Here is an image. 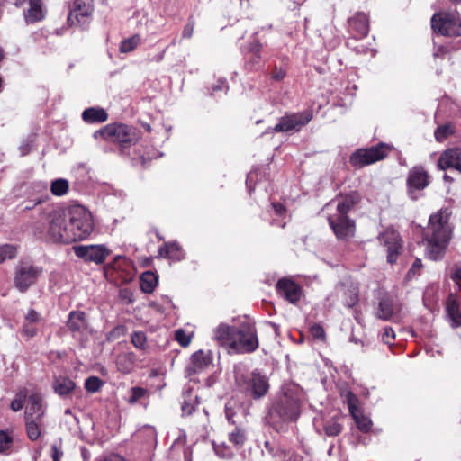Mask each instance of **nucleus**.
I'll list each match as a JSON object with an SVG mask.
<instances>
[{
    "label": "nucleus",
    "instance_id": "f257e3e1",
    "mask_svg": "<svg viewBox=\"0 0 461 461\" xmlns=\"http://www.w3.org/2000/svg\"><path fill=\"white\" fill-rule=\"evenodd\" d=\"M93 230L92 215L81 205L44 210L32 226L33 234L39 239L67 244L86 239Z\"/></svg>",
    "mask_w": 461,
    "mask_h": 461
},
{
    "label": "nucleus",
    "instance_id": "f03ea898",
    "mask_svg": "<svg viewBox=\"0 0 461 461\" xmlns=\"http://www.w3.org/2000/svg\"><path fill=\"white\" fill-rule=\"evenodd\" d=\"M449 216L447 210H440L432 214L423 231L425 255L430 260H440L446 254L453 232Z\"/></svg>",
    "mask_w": 461,
    "mask_h": 461
},
{
    "label": "nucleus",
    "instance_id": "7ed1b4c3",
    "mask_svg": "<svg viewBox=\"0 0 461 461\" xmlns=\"http://www.w3.org/2000/svg\"><path fill=\"white\" fill-rule=\"evenodd\" d=\"M93 137L117 144L120 151L124 153L127 149L136 145L140 135L137 129L127 124L110 123L95 131Z\"/></svg>",
    "mask_w": 461,
    "mask_h": 461
},
{
    "label": "nucleus",
    "instance_id": "20e7f679",
    "mask_svg": "<svg viewBox=\"0 0 461 461\" xmlns=\"http://www.w3.org/2000/svg\"><path fill=\"white\" fill-rule=\"evenodd\" d=\"M302 389L294 384H286L276 403L275 411L283 421H294L300 416Z\"/></svg>",
    "mask_w": 461,
    "mask_h": 461
},
{
    "label": "nucleus",
    "instance_id": "39448f33",
    "mask_svg": "<svg viewBox=\"0 0 461 461\" xmlns=\"http://www.w3.org/2000/svg\"><path fill=\"white\" fill-rule=\"evenodd\" d=\"M234 353H252L258 348L257 330L253 323L246 321L236 326Z\"/></svg>",
    "mask_w": 461,
    "mask_h": 461
},
{
    "label": "nucleus",
    "instance_id": "423d86ee",
    "mask_svg": "<svg viewBox=\"0 0 461 461\" xmlns=\"http://www.w3.org/2000/svg\"><path fill=\"white\" fill-rule=\"evenodd\" d=\"M390 150L391 148L385 143H379L366 149H357L351 154L349 163L356 168H362L383 160L388 156Z\"/></svg>",
    "mask_w": 461,
    "mask_h": 461
},
{
    "label": "nucleus",
    "instance_id": "0eeeda50",
    "mask_svg": "<svg viewBox=\"0 0 461 461\" xmlns=\"http://www.w3.org/2000/svg\"><path fill=\"white\" fill-rule=\"evenodd\" d=\"M431 27L445 36H461V16L456 12L436 13L431 18Z\"/></svg>",
    "mask_w": 461,
    "mask_h": 461
},
{
    "label": "nucleus",
    "instance_id": "6e6552de",
    "mask_svg": "<svg viewBox=\"0 0 461 461\" xmlns=\"http://www.w3.org/2000/svg\"><path fill=\"white\" fill-rule=\"evenodd\" d=\"M313 118V111L306 109L302 112L285 113L279 119L273 131L276 132L299 131L307 125Z\"/></svg>",
    "mask_w": 461,
    "mask_h": 461
},
{
    "label": "nucleus",
    "instance_id": "1a4fd4ad",
    "mask_svg": "<svg viewBox=\"0 0 461 461\" xmlns=\"http://www.w3.org/2000/svg\"><path fill=\"white\" fill-rule=\"evenodd\" d=\"M41 273V267L30 263L21 262L16 266L14 270V286L21 293H24L36 283Z\"/></svg>",
    "mask_w": 461,
    "mask_h": 461
},
{
    "label": "nucleus",
    "instance_id": "9d476101",
    "mask_svg": "<svg viewBox=\"0 0 461 461\" xmlns=\"http://www.w3.org/2000/svg\"><path fill=\"white\" fill-rule=\"evenodd\" d=\"M69 8L68 23L70 26L85 27L90 23L93 13L90 0H74Z\"/></svg>",
    "mask_w": 461,
    "mask_h": 461
},
{
    "label": "nucleus",
    "instance_id": "9b49d317",
    "mask_svg": "<svg viewBox=\"0 0 461 461\" xmlns=\"http://www.w3.org/2000/svg\"><path fill=\"white\" fill-rule=\"evenodd\" d=\"M328 222L338 240H348L355 236L356 223L348 215L330 214Z\"/></svg>",
    "mask_w": 461,
    "mask_h": 461
},
{
    "label": "nucleus",
    "instance_id": "f8f14e48",
    "mask_svg": "<svg viewBox=\"0 0 461 461\" xmlns=\"http://www.w3.org/2000/svg\"><path fill=\"white\" fill-rule=\"evenodd\" d=\"M75 255L86 262L103 264L110 256L111 250L104 244L79 245L73 247Z\"/></svg>",
    "mask_w": 461,
    "mask_h": 461
},
{
    "label": "nucleus",
    "instance_id": "ddd939ff",
    "mask_svg": "<svg viewBox=\"0 0 461 461\" xmlns=\"http://www.w3.org/2000/svg\"><path fill=\"white\" fill-rule=\"evenodd\" d=\"M245 393L254 399H259L266 395L269 389V383L266 375L258 371H253L242 384Z\"/></svg>",
    "mask_w": 461,
    "mask_h": 461
},
{
    "label": "nucleus",
    "instance_id": "4468645a",
    "mask_svg": "<svg viewBox=\"0 0 461 461\" xmlns=\"http://www.w3.org/2000/svg\"><path fill=\"white\" fill-rule=\"evenodd\" d=\"M378 240L386 249L387 262L395 263L402 249L400 234L394 230L387 229L379 235Z\"/></svg>",
    "mask_w": 461,
    "mask_h": 461
},
{
    "label": "nucleus",
    "instance_id": "2eb2a0df",
    "mask_svg": "<svg viewBox=\"0 0 461 461\" xmlns=\"http://www.w3.org/2000/svg\"><path fill=\"white\" fill-rule=\"evenodd\" d=\"M408 193L411 199H417L416 191L425 189L429 184V175L422 166H415L410 169L407 176Z\"/></svg>",
    "mask_w": 461,
    "mask_h": 461
},
{
    "label": "nucleus",
    "instance_id": "dca6fc26",
    "mask_svg": "<svg viewBox=\"0 0 461 461\" xmlns=\"http://www.w3.org/2000/svg\"><path fill=\"white\" fill-rule=\"evenodd\" d=\"M263 45L258 41L249 43L245 56L244 68L248 72L259 71L264 66L262 57Z\"/></svg>",
    "mask_w": 461,
    "mask_h": 461
},
{
    "label": "nucleus",
    "instance_id": "f3484780",
    "mask_svg": "<svg viewBox=\"0 0 461 461\" xmlns=\"http://www.w3.org/2000/svg\"><path fill=\"white\" fill-rule=\"evenodd\" d=\"M437 167L440 170L453 168L461 173V148L444 150L438 158Z\"/></svg>",
    "mask_w": 461,
    "mask_h": 461
},
{
    "label": "nucleus",
    "instance_id": "a211bd4d",
    "mask_svg": "<svg viewBox=\"0 0 461 461\" xmlns=\"http://www.w3.org/2000/svg\"><path fill=\"white\" fill-rule=\"evenodd\" d=\"M276 291L291 303H296L301 299L302 289L291 279H280L276 284Z\"/></svg>",
    "mask_w": 461,
    "mask_h": 461
},
{
    "label": "nucleus",
    "instance_id": "6ab92c4d",
    "mask_svg": "<svg viewBox=\"0 0 461 461\" xmlns=\"http://www.w3.org/2000/svg\"><path fill=\"white\" fill-rule=\"evenodd\" d=\"M235 331L236 326L221 323L213 331V339L229 352L234 353Z\"/></svg>",
    "mask_w": 461,
    "mask_h": 461
},
{
    "label": "nucleus",
    "instance_id": "aec40b11",
    "mask_svg": "<svg viewBox=\"0 0 461 461\" xmlns=\"http://www.w3.org/2000/svg\"><path fill=\"white\" fill-rule=\"evenodd\" d=\"M446 314L454 328L461 326V301L456 294H448L446 303Z\"/></svg>",
    "mask_w": 461,
    "mask_h": 461
},
{
    "label": "nucleus",
    "instance_id": "412c9836",
    "mask_svg": "<svg viewBox=\"0 0 461 461\" xmlns=\"http://www.w3.org/2000/svg\"><path fill=\"white\" fill-rule=\"evenodd\" d=\"M46 408L40 393L29 395L24 411V417H45Z\"/></svg>",
    "mask_w": 461,
    "mask_h": 461
},
{
    "label": "nucleus",
    "instance_id": "4be33fe9",
    "mask_svg": "<svg viewBox=\"0 0 461 461\" xmlns=\"http://www.w3.org/2000/svg\"><path fill=\"white\" fill-rule=\"evenodd\" d=\"M348 24L355 37L363 38L366 36L369 32L368 17L365 13L359 12L350 17L348 19Z\"/></svg>",
    "mask_w": 461,
    "mask_h": 461
},
{
    "label": "nucleus",
    "instance_id": "5701e85b",
    "mask_svg": "<svg viewBox=\"0 0 461 461\" xmlns=\"http://www.w3.org/2000/svg\"><path fill=\"white\" fill-rule=\"evenodd\" d=\"M360 195L357 192H350L345 194H339L337 198V212L335 214L348 215L353 207L359 203Z\"/></svg>",
    "mask_w": 461,
    "mask_h": 461
},
{
    "label": "nucleus",
    "instance_id": "b1692460",
    "mask_svg": "<svg viewBox=\"0 0 461 461\" xmlns=\"http://www.w3.org/2000/svg\"><path fill=\"white\" fill-rule=\"evenodd\" d=\"M24 421L28 438L36 441L45 429L44 417H24Z\"/></svg>",
    "mask_w": 461,
    "mask_h": 461
},
{
    "label": "nucleus",
    "instance_id": "393cba45",
    "mask_svg": "<svg viewBox=\"0 0 461 461\" xmlns=\"http://www.w3.org/2000/svg\"><path fill=\"white\" fill-rule=\"evenodd\" d=\"M289 59L287 57H282L277 60H274L270 66L268 76L274 82H282L288 74Z\"/></svg>",
    "mask_w": 461,
    "mask_h": 461
},
{
    "label": "nucleus",
    "instance_id": "a878e982",
    "mask_svg": "<svg viewBox=\"0 0 461 461\" xmlns=\"http://www.w3.org/2000/svg\"><path fill=\"white\" fill-rule=\"evenodd\" d=\"M68 330L73 332L82 333L86 330L88 323L86 313L81 311H72L68 314V320L67 322Z\"/></svg>",
    "mask_w": 461,
    "mask_h": 461
},
{
    "label": "nucleus",
    "instance_id": "bb28decb",
    "mask_svg": "<svg viewBox=\"0 0 461 461\" xmlns=\"http://www.w3.org/2000/svg\"><path fill=\"white\" fill-rule=\"evenodd\" d=\"M45 14L43 5L38 4L37 0H29V8L23 12L25 23L28 24L42 21Z\"/></svg>",
    "mask_w": 461,
    "mask_h": 461
},
{
    "label": "nucleus",
    "instance_id": "cd10ccee",
    "mask_svg": "<svg viewBox=\"0 0 461 461\" xmlns=\"http://www.w3.org/2000/svg\"><path fill=\"white\" fill-rule=\"evenodd\" d=\"M398 311V307L394 303L393 299L385 295L380 299L376 315L381 320L389 321Z\"/></svg>",
    "mask_w": 461,
    "mask_h": 461
},
{
    "label": "nucleus",
    "instance_id": "c85d7f7f",
    "mask_svg": "<svg viewBox=\"0 0 461 461\" xmlns=\"http://www.w3.org/2000/svg\"><path fill=\"white\" fill-rule=\"evenodd\" d=\"M81 117L87 124L102 123L108 120V113L104 108L94 106L85 109Z\"/></svg>",
    "mask_w": 461,
    "mask_h": 461
},
{
    "label": "nucleus",
    "instance_id": "c756f323",
    "mask_svg": "<svg viewBox=\"0 0 461 461\" xmlns=\"http://www.w3.org/2000/svg\"><path fill=\"white\" fill-rule=\"evenodd\" d=\"M76 384L68 376H55L52 388L58 395L66 397L69 395L75 389Z\"/></svg>",
    "mask_w": 461,
    "mask_h": 461
},
{
    "label": "nucleus",
    "instance_id": "7c9ffc66",
    "mask_svg": "<svg viewBox=\"0 0 461 461\" xmlns=\"http://www.w3.org/2000/svg\"><path fill=\"white\" fill-rule=\"evenodd\" d=\"M158 254L175 261H180L184 258V253L176 242L165 243L159 248Z\"/></svg>",
    "mask_w": 461,
    "mask_h": 461
},
{
    "label": "nucleus",
    "instance_id": "2f4dec72",
    "mask_svg": "<svg viewBox=\"0 0 461 461\" xmlns=\"http://www.w3.org/2000/svg\"><path fill=\"white\" fill-rule=\"evenodd\" d=\"M191 360L194 372H199L211 365L212 356L211 351L199 350L192 355Z\"/></svg>",
    "mask_w": 461,
    "mask_h": 461
},
{
    "label": "nucleus",
    "instance_id": "473e14b6",
    "mask_svg": "<svg viewBox=\"0 0 461 461\" xmlns=\"http://www.w3.org/2000/svg\"><path fill=\"white\" fill-rule=\"evenodd\" d=\"M199 404V398L193 391L188 390L183 393L181 409L184 416L191 415Z\"/></svg>",
    "mask_w": 461,
    "mask_h": 461
},
{
    "label": "nucleus",
    "instance_id": "72a5a7b5",
    "mask_svg": "<svg viewBox=\"0 0 461 461\" xmlns=\"http://www.w3.org/2000/svg\"><path fill=\"white\" fill-rule=\"evenodd\" d=\"M158 277L151 271L144 272L140 277V289L145 294L152 293L158 285Z\"/></svg>",
    "mask_w": 461,
    "mask_h": 461
},
{
    "label": "nucleus",
    "instance_id": "f704fd0d",
    "mask_svg": "<svg viewBox=\"0 0 461 461\" xmlns=\"http://www.w3.org/2000/svg\"><path fill=\"white\" fill-rule=\"evenodd\" d=\"M265 447L276 457V461H298V456L292 449L278 447L275 450L269 446L268 442H266Z\"/></svg>",
    "mask_w": 461,
    "mask_h": 461
},
{
    "label": "nucleus",
    "instance_id": "c9c22d12",
    "mask_svg": "<svg viewBox=\"0 0 461 461\" xmlns=\"http://www.w3.org/2000/svg\"><path fill=\"white\" fill-rule=\"evenodd\" d=\"M438 287L431 285L426 287L423 293V303L426 308L432 311L438 304Z\"/></svg>",
    "mask_w": 461,
    "mask_h": 461
},
{
    "label": "nucleus",
    "instance_id": "e433bc0d",
    "mask_svg": "<svg viewBox=\"0 0 461 461\" xmlns=\"http://www.w3.org/2000/svg\"><path fill=\"white\" fill-rule=\"evenodd\" d=\"M352 418L354 419L357 427L359 430L362 432H368L371 429L372 427V421L368 417H366L362 411L359 410L357 412H354L351 414Z\"/></svg>",
    "mask_w": 461,
    "mask_h": 461
},
{
    "label": "nucleus",
    "instance_id": "4c0bfd02",
    "mask_svg": "<svg viewBox=\"0 0 461 461\" xmlns=\"http://www.w3.org/2000/svg\"><path fill=\"white\" fill-rule=\"evenodd\" d=\"M69 188L68 181L64 178H58L51 182L50 191L55 196L65 195Z\"/></svg>",
    "mask_w": 461,
    "mask_h": 461
},
{
    "label": "nucleus",
    "instance_id": "58836bf2",
    "mask_svg": "<svg viewBox=\"0 0 461 461\" xmlns=\"http://www.w3.org/2000/svg\"><path fill=\"white\" fill-rule=\"evenodd\" d=\"M141 42L140 35L135 34L128 39L123 40L120 44V51L127 53L135 50Z\"/></svg>",
    "mask_w": 461,
    "mask_h": 461
},
{
    "label": "nucleus",
    "instance_id": "ea45409f",
    "mask_svg": "<svg viewBox=\"0 0 461 461\" xmlns=\"http://www.w3.org/2000/svg\"><path fill=\"white\" fill-rule=\"evenodd\" d=\"M117 366L121 372L124 374L130 373L133 368L132 357L128 354L119 355L117 357Z\"/></svg>",
    "mask_w": 461,
    "mask_h": 461
},
{
    "label": "nucleus",
    "instance_id": "a19ab883",
    "mask_svg": "<svg viewBox=\"0 0 461 461\" xmlns=\"http://www.w3.org/2000/svg\"><path fill=\"white\" fill-rule=\"evenodd\" d=\"M323 429L327 436L336 437L342 431V425L336 420L331 419L326 421Z\"/></svg>",
    "mask_w": 461,
    "mask_h": 461
},
{
    "label": "nucleus",
    "instance_id": "79ce46f5",
    "mask_svg": "<svg viewBox=\"0 0 461 461\" xmlns=\"http://www.w3.org/2000/svg\"><path fill=\"white\" fill-rule=\"evenodd\" d=\"M454 133V127L452 124H444L441 126H438L435 132V139L438 142L444 141L448 136L452 135Z\"/></svg>",
    "mask_w": 461,
    "mask_h": 461
},
{
    "label": "nucleus",
    "instance_id": "37998d69",
    "mask_svg": "<svg viewBox=\"0 0 461 461\" xmlns=\"http://www.w3.org/2000/svg\"><path fill=\"white\" fill-rule=\"evenodd\" d=\"M26 398H27V390L26 389L20 390L16 393L15 398L11 402L10 408L12 409V411H21L24 406Z\"/></svg>",
    "mask_w": 461,
    "mask_h": 461
},
{
    "label": "nucleus",
    "instance_id": "c03bdc74",
    "mask_svg": "<svg viewBox=\"0 0 461 461\" xmlns=\"http://www.w3.org/2000/svg\"><path fill=\"white\" fill-rule=\"evenodd\" d=\"M17 254V249L12 244H4L0 246V263L5 259H12L15 258Z\"/></svg>",
    "mask_w": 461,
    "mask_h": 461
},
{
    "label": "nucleus",
    "instance_id": "a18cd8bd",
    "mask_svg": "<svg viewBox=\"0 0 461 461\" xmlns=\"http://www.w3.org/2000/svg\"><path fill=\"white\" fill-rule=\"evenodd\" d=\"M229 440L237 447L243 446L246 440L245 431L240 428H235V429L229 433Z\"/></svg>",
    "mask_w": 461,
    "mask_h": 461
},
{
    "label": "nucleus",
    "instance_id": "49530a36",
    "mask_svg": "<svg viewBox=\"0 0 461 461\" xmlns=\"http://www.w3.org/2000/svg\"><path fill=\"white\" fill-rule=\"evenodd\" d=\"M13 446V438L5 431L0 430V454L9 453Z\"/></svg>",
    "mask_w": 461,
    "mask_h": 461
},
{
    "label": "nucleus",
    "instance_id": "de8ad7c7",
    "mask_svg": "<svg viewBox=\"0 0 461 461\" xmlns=\"http://www.w3.org/2000/svg\"><path fill=\"white\" fill-rule=\"evenodd\" d=\"M103 381L97 376H90L85 381V388L89 393H96L103 386Z\"/></svg>",
    "mask_w": 461,
    "mask_h": 461
},
{
    "label": "nucleus",
    "instance_id": "09e8293b",
    "mask_svg": "<svg viewBox=\"0 0 461 461\" xmlns=\"http://www.w3.org/2000/svg\"><path fill=\"white\" fill-rule=\"evenodd\" d=\"M147 395H148L147 389L142 388V387H139V386L132 387L131 389V395H130V397L128 399V402L130 404H134L138 401H140V399L146 397Z\"/></svg>",
    "mask_w": 461,
    "mask_h": 461
},
{
    "label": "nucleus",
    "instance_id": "8fccbe9b",
    "mask_svg": "<svg viewBox=\"0 0 461 461\" xmlns=\"http://www.w3.org/2000/svg\"><path fill=\"white\" fill-rule=\"evenodd\" d=\"M345 401L348 404L350 415L354 412H357V411L361 410L358 407V399L357 397L352 393L348 392L345 395Z\"/></svg>",
    "mask_w": 461,
    "mask_h": 461
},
{
    "label": "nucleus",
    "instance_id": "3c124183",
    "mask_svg": "<svg viewBox=\"0 0 461 461\" xmlns=\"http://www.w3.org/2000/svg\"><path fill=\"white\" fill-rule=\"evenodd\" d=\"M131 342L137 348L142 349L146 346V335L141 331H135L131 335Z\"/></svg>",
    "mask_w": 461,
    "mask_h": 461
},
{
    "label": "nucleus",
    "instance_id": "603ef678",
    "mask_svg": "<svg viewBox=\"0 0 461 461\" xmlns=\"http://www.w3.org/2000/svg\"><path fill=\"white\" fill-rule=\"evenodd\" d=\"M452 50V47L449 44L447 45H435L433 50L434 59H444L447 54Z\"/></svg>",
    "mask_w": 461,
    "mask_h": 461
},
{
    "label": "nucleus",
    "instance_id": "864d4df0",
    "mask_svg": "<svg viewBox=\"0 0 461 461\" xmlns=\"http://www.w3.org/2000/svg\"><path fill=\"white\" fill-rule=\"evenodd\" d=\"M175 339L182 347H187L191 342V335L183 330H176Z\"/></svg>",
    "mask_w": 461,
    "mask_h": 461
},
{
    "label": "nucleus",
    "instance_id": "5fc2aeb1",
    "mask_svg": "<svg viewBox=\"0 0 461 461\" xmlns=\"http://www.w3.org/2000/svg\"><path fill=\"white\" fill-rule=\"evenodd\" d=\"M395 339L394 330L391 327H385L382 333V340L384 344L392 346Z\"/></svg>",
    "mask_w": 461,
    "mask_h": 461
},
{
    "label": "nucleus",
    "instance_id": "6e6d98bb",
    "mask_svg": "<svg viewBox=\"0 0 461 461\" xmlns=\"http://www.w3.org/2000/svg\"><path fill=\"white\" fill-rule=\"evenodd\" d=\"M310 333L316 339H320V340L325 339V336H326L325 330H324L323 327L321 326L320 324L312 325L310 328Z\"/></svg>",
    "mask_w": 461,
    "mask_h": 461
},
{
    "label": "nucleus",
    "instance_id": "4d7b16f0",
    "mask_svg": "<svg viewBox=\"0 0 461 461\" xmlns=\"http://www.w3.org/2000/svg\"><path fill=\"white\" fill-rule=\"evenodd\" d=\"M64 453L60 447H58L56 444H53L50 447V456L52 461H60L63 457Z\"/></svg>",
    "mask_w": 461,
    "mask_h": 461
},
{
    "label": "nucleus",
    "instance_id": "13d9d810",
    "mask_svg": "<svg viewBox=\"0 0 461 461\" xmlns=\"http://www.w3.org/2000/svg\"><path fill=\"white\" fill-rule=\"evenodd\" d=\"M421 268H422L421 259L416 258L408 272V276H411V275L415 276V275L419 274Z\"/></svg>",
    "mask_w": 461,
    "mask_h": 461
},
{
    "label": "nucleus",
    "instance_id": "bf43d9fd",
    "mask_svg": "<svg viewBox=\"0 0 461 461\" xmlns=\"http://www.w3.org/2000/svg\"><path fill=\"white\" fill-rule=\"evenodd\" d=\"M229 89L228 82L226 79H221L218 81V84L213 86L212 90V93H216L217 91H223L224 93H227Z\"/></svg>",
    "mask_w": 461,
    "mask_h": 461
},
{
    "label": "nucleus",
    "instance_id": "052dcab7",
    "mask_svg": "<svg viewBox=\"0 0 461 461\" xmlns=\"http://www.w3.org/2000/svg\"><path fill=\"white\" fill-rule=\"evenodd\" d=\"M32 324L27 321L23 324V332L28 337H33L37 333V330Z\"/></svg>",
    "mask_w": 461,
    "mask_h": 461
},
{
    "label": "nucleus",
    "instance_id": "680f3d73",
    "mask_svg": "<svg viewBox=\"0 0 461 461\" xmlns=\"http://www.w3.org/2000/svg\"><path fill=\"white\" fill-rule=\"evenodd\" d=\"M25 321H27L29 323H36V322L40 321L39 313L32 309L30 310L25 316Z\"/></svg>",
    "mask_w": 461,
    "mask_h": 461
},
{
    "label": "nucleus",
    "instance_id": "e2e57ef3",
    "mask_svg": "<svg viewBox=\"0 0 461 461\" xmlns=\"http://www.w3.org/2000/svg\"><path fill=\"white\" fill-rule=\"evenodd\" d=\"M194 23L188 22L183 29L182 37L188 38V39L191 38L193 35V32H194Z\"/></svg>",
    "mask_w": 461,
    "mask_h": 461
},
{
    "label": "nucleus",
    "instance_id": "0e129e2a",
    "mask_svg": "<svg viewBox=\"0 0 461 461\" xmlns=\"http://www.w3.org/2000/svg\"><path fill=\"white\" fill-rule=\"evenodd\" d=\"M451 278L461 290V267H456L451 274Z\"/></svg>",
    "mask_w": 461,
    "mask_h": 461
},
{
    "label": "nucleus",
    "instance_id": "69168bd1",
    "mask_svg": "<svg viewBox=\"0 0 461 461\" xmlns=\"http://www.w3.org/2000/svg\"><path fill=\"white\" fill-rule=\"evenodd\" d=\"M272 206L277 215H282L285 212V207L282 203H274Z\"/></svg>",
    "mask_w": 461,
    "mask_h": 461
},
{
    "label": "nucleus",
    "instance_id": "338daca9",
    "mask_svg": "<svg viewBox=\"0 0 461 461\" xmlns=\"http://www.w3.org/2000/svg\"><path fill=\"white\" fill-rule=\"evenodd\" d=\"M120 295L123 300L127 301V303H131L133 301L131 298V293L127 289L121 290Z\"/></svg>",
    "mask_w": 461,
    "mask_h": 461
},
{
    "label": "nucleus",
    "instance_id": "774afa93",
    "mask_svg": "<svg viewBox=\"0 0 461 461\" xmlns=\"http://www.w3.org/2000/svg\"><path fill=\"white\" fill-rule=\"evenodd\" d=\"M357 300H358V298H357V294H353L350 296L349 300H348V301H347L346 305H347L348 307H350V308H351V307H353V306L357 303Z\"/></svg>",
    "mask_w": 461,
    "mask_h": 461
}]
</instances>
